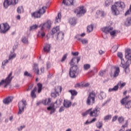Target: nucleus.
Here are the masks:
<instances>
[{
  "label": "nucleus",
  "instance_id": "obj_25",
  "mask_svg": "<svg viewBox=\"0 0 131 131\" xmlns=\"http://www.w3.org/2000/svg\"><path fill=\"white\" fill-rule=\"evenodd\" d=\"M127 99H129V95L126 96L125 97H124V98H123L121 100V104L122 105H124L125 104V103H126L127 101Z\"/></svg>",
  "mask_w": 131,
  "mask_h": 131
},
{
  "label": "nucleus",
  "instance_id": "obj_55",
  "mask_svg": "<svg viewBox=\"0 0 131 131\" xmlns=\"http://www.w3.org/2000/svg\"><path fill=\"white\" fill-rule=\"evenodd\" d=\"M65 110V106H61L59 110V112H63Z\"/></svg>",
  "mask_w": 131,
  "mask_h": 131
},
{
  "label": "nucleus",
  "instance_id": "obj_41",
  "mask_svg": "<svg viewBox=\"0 0 131 131\" xmlns=\"http://www.w3.org/2000/svg\"><path fill=\"white\" fill-rule=\"evenodd\" d=\"M70 23H71L72 25H75L76 24V19L74 18H71L70 19Z\"/></svg>",
  "mask_w": 131,
  "mask_h": 131
},
{
  "label": "nucleus",
  "instance_id": "obj_4",
  "mask_svg": "<svg viewBox=\"0 0 131 131\" xmlns=\"http://www.w3.org/2000/svg\"><path fill=\"white\" fill-rule=\"evenodd\" d=\"M96 100V93L94 92H90L86 100V104L88 106L94 105Z\"/></svg>",
  "mask_w": 131,
  "mask_h": 131
},
{
  "label": "nucleus",
  "instance_id": "obj_37",
  "mask_svg": "<svg viewBox=\"0 0 131 131\" xmlns=\"http://www.w3.org/2000/svg\"><path fill=\"white\" fill-rule=\"evenodd\" d=\"M113 3V0H106L105 1V6L106 7H109L110 5H112Z\"/></svg>",
  "mask_w": 131,
  "mask_h": 131
},
{
  "label": "nucleus",
  "instance_id": "obj_46",
  "mask_svg": "<svg viewBox=\"0 0 131 131\" xmlns=\"http://www.w3.org/2000/svg\"><path fill=\"white\" fill-rule=\"evenodd\" d=\"M69 93H70L72 96H76L77 95V92L75 90H70Z\"/></svg>",
  "mask_w": 131,
  "mask_h": 131
},
{
  "label": "nucleus",
  "instance_id": "obj_20",
  "mask_svg": "<svg viewBox=\"0 0 131 131\" xmlns=\"http://www.w3.org/2000/svg\"><path fill=\"white\" fill-rule=\"evenodd\" d=\"M33 70L35 71L36 74H39V69H38V65L36 63H34L33 66Z\"/></svg>",
  "mask_w": 131,
  "mask_h": 131
},
{
  "label": "nucleus",
  "instance_id": "obj_21",
  "mask_svg": "<svg viewBox=\"0 0 131 131\" xmlns=\"http://www.w3.org/2000/svg\"><path fill=\"white\" fill-rule=\"evenodd\" d=\"M61 18H62V15H61V13H59L56 17L55 24H56V23H60V22H61Z\"/></svg>",
  "mask_w": 131,
  "mask_h": 131
},
{
  "label": "nucleus",
  "instance_id": "obj_31",
  "mask_svg": "<svg viewBox=\"0 0 131 131\" xmlns=\"http://www.w3.org/2000/svg\"><path fill=\"white\" fill-rule=\"evenodd\" d=\"M126 83L123 82L122 81H120L118 83V86H120V89H122L124 86H125Z\"/></svg>",
  "mask_w": 131,
  "mask_h": 131
},
{
  "label": "nucleus",
  "instance_id": "obj_6",
  "mask_svg": "<svg viewBox=\"0 0 131 131\" xmlns=\"http://www.w3.org/2000/svg\"><path fill=\"white\" fill-rule=\"evenodd\" d=\"M12 74H13L12 72L10 73L8 76L6 78L5 80H2L0 82V86L4 84V88H7V86H8V85L11 83V81H12V79H13Z\"/></svg>",
  "mask_w": 131,
  "mask_h": 131
},
{
  "label": "nucleus",
  "instance_id": "obj_12",
  "mask_svg": "<svg viewBox=\"0 0 131 131\" xmlns=\"http://www.w3.org/2000/svg\"><path fill=\"white\" fill-rule=\"evenodd\" d=\"M74 12L77 13V15H81L82 14H85V13H86V10L84 9L83 6H82L75 9Z\"/></svg>",
  "mask_w": 131,
  "mask_h": 131
},
{
  "label": "nucleus",
  "instance_id": "obj_13",
  "mask_svg": "<svg viewBox=\"0 0 131 131\" xmlns=\"http://www.w3.org/2000/svg\"><path fill=\"white\" fill-rule=\"evenodd\" d=\"M101 30L103 32H105V33H110V32L112 31V30H113V27H103L101 29Z\"/></svg>",
  "mask_w": 131,
  "mask_h": 131
},
{
  "label": "nucleus",
  "instance_id": "obj_27",
  "mask_svg": "<svg viewBox=\"0 0 131 131\" xmlns=\"http://www.w3.org/2000/svg\"><path fill=\"white\" fill-rule=\"evenodd\" d=\"M124 24L126 26H129L131 25V17L126 18Z\"/></svg>",
  "mask_w": 131,
  "mask_h": 131
},
{
  "label": "nucleus",
  "instance_id": "obj_22",
  "mask_svg": "<svg viewBox=\"0 0 131 131\" xmlns=\"http://www.w3.org/2000/svg\"><path fill=\"white\" fill-rule=\"evenodd\" d=\"M43 51L46 53H50V51H51V45L49 44L46 45L43 48Z\"/></svg>",
  "mask_w": 131,
  "mask_h": 131
},
{
  "label": "nucleus",
  "instance_id": "obj_16",
  "mask_svg": "<svg viewBox=\"0 0 131 131\" xmlns=\"http://www.w3.org/2000/svg\"><path fill=\"white\" fill-rule=\"evenodd\" d=\"M63 106L66 108H69L71 106V101L68 100H64L63 101Z\"/></svg>",
  "mask_w": 131,
  "mask_h": 131
},
{
  "label": "nucleus",
  "instance_id": "obj_2",
  "mask_svg": "<svg viewBox=\"0 0 131 131\" xmlns=\"http://www.w3.org/2000/svg\"><path fill=\"white\" fill-rule=\"evenodd\" d=\"M77 60V64H78V62L80 61V57H74L70 62V66H72L70 69L69 74L70 77L72 78H75L76 77V72H77V69H78V67L75 65V61Z\"/></svg>",
  "mask_w": 131,
  "mask_h": 131
},
{
  "label": "nucleus",
  "instance_id": "obj_56",
  "mask_svg": "<svg viewBox=\"0 0 131 131\" xmlns=\"http://www.w3.org/2000/svg\"><path fill=\"white\" fill-rule=\"evenodd\" d=\"M131 10L129 9L125 13V16H127V15H129L130 14Z\"/></svg>",
  "mask_w": 131,
  "mask_h": 131
},
{
  "label": "nucleus",
  "instance_id": "obj_45",
  "mask_svg": "<svg viewBox=\"0 0 131 131\" xmlns=\"http://www.w3.org/2000/svg\"><path fill=\"white\" fill-rule=\"evenodd\" d=\"M118 121L119 123H123V122H124V118H123L122 116L118 118Z\"/></svg>",
  "mask_w": 131,
  "mask_h": 131
},
{
  "label": "nucleus",
  "instance_id": "obj_38",
  "mask_svg": "<svg viewBox=\"0 0 131 131\" xmlns=\"http://www.w3.org/2000/svg\"><path fill=\"white\" fill-rule=\"evenodd\" d=\"M37 28H38V26L37 25H33V26L30 27V31L35 30Z\"/></svg>",
  "mask_w": 131,
  "mask_h": 131
},
{
  "label": "nucleus",
  "instance_id": "obj_11",
  "mask_svg": "<svg viewBox=\"0 0 131 131\" xmlns=\"http://www.w3.org/2000/svg\"><path fill=\"white\" fill-rule=\"evenodd\" d=\"M61 92H62V86H57V88H55L54 92L51 93V97L56 98L57 96H59V93H61Z\"/></svg>",
  "mask_w": 131,
  "mask_h": 131
},
{
  "label": "nucleus",
  "instance_id": "obj_10",
  "mask_svg": "<svg viewBox=\"0 0 131 131\" xmlns=\"http://www.w3.org/2000/svg\"><path fill=\"white\" fill-rule=\"evenodd\" d=\"M10 25L8 23L3 24L0 25V32L1 33H7V31L10 30Z\"/></svg>",
  "mask_w": 131,
  "mask_h": 131
},
{
  "label": "nucleus",
  "instance_id": "obj_59",
  "mask_svg": "<svg viewBox=\"0 0 131 131\" xmlns=\"http://www.w3.org/2000/svg\"><path fill=\"white\" fill-rule=\"evenodd\" d=\"M24 127H25V125H23V126H20L19 128H18V130H22Z\"/></svg>",
  "mask_w": 131,
  "mask_h": 131
},
{
  "label": "nucleus",
  "instance_id": "obj_30",
  "mask_svg": "<svg viewBox=\"0 0 131 131\" xmlns=\"http://www.w3.org/2000/svg\"><path fill=\"white\" fill-rule=\"evenodd\" d=\"M125 107L127 109H129V108H131V100H129L128 101H126L125 104Z\"/></svg>",
  "mask_w": 131,
  "mask_h": 131
},
{
  "label": "nucleus",
  "instance_id": "obj_7",
  "mask_svg": "<svg viewBox=\"0 0 131 131\" xmlns=\"http://www.w3.org/2000/svg\"><path fill=\"white\" fill-rule=\"evenodd\" d=\"M19 3V0H5L4 2V7L7 9L9 6H15Z\"/></svg>",
  "mask_w": 131,
  "mask_h": 131
},
{
  "label": "nucleus",
  "instance_id": "obj_63",
  "mask_svg": "<svg viewBox=\"0 0 131 131\" xmlns=\"http://www.w3.org/2000/svg\"><path fill=\"white\" fill-rule=\"evenodd\" d=\"M105 72H104V71H101V72H100V73H99V75H100V76H103V75H104V73Z\"/></svg>",
  "mask_w": 131,
  "mask_h": 131
},
{
  "label": "nucleus",
  "instance_id": "obj_9",
  "mask_svg": "<svg viewBox=\"0 0 131 131\" xmlns=\"http://www.w3.org/2000/svg\"><path fill=\"white\" fill-rule=\"evenodd\" d=\"M27 103L26 100L23 99L21 101L18 103V109L19 111L18 114H21L22 112H24V108L26 106Z\"/></svg>",
  "mask_w": 131,
  "mask_h": 131
},
{
  "label": "nucleus",
  "instance_id": "obj_23",
  "mask_svg": "<svg viewBox=\"0 0 131 131\" xmlns=\"http://www.w3.org/2000/svg\"><path fill=\"white\" fill-rule=\"evenodd\" d=\"M51 98H46L42 101V104L43 105H49V104L51 103Z\"/></svg>",
  "mask_w": 131,
  "mask_h": 131
},
{
  "label": "nucleus",
  "instance_id": "obj_62",
  "mask_svg": "<svg viewBox=\"0 0 131 131\" xmlns=\"http://www.w3.org/2000/svg\"><path fill=\"white\" fill-rule=\"evenodd\" d=\"M32 88H33V85H31L29 86L27 91H30V90H32Z\"/></svg>",
  "mask_w": 131,
  "mask_h": 131
},
{
  "label": "nucleus",
  "instance_id": "obj_32",
  "mask_svg": "<svg viewBox=\"0 0 131 131\" xmlns=\"http://www.w3.org/2000/svg\"><path fill=\"white\" fill-rule=\"evenodd\" d=\"M24 11V9H23V6H19L17 8V12L18 14H21V13H23Z\"/></svg>",
  "mask_w": 131,
  "mask_h": 131
},
{
  "label": "nucleus",
  "instance_id": "obj_15",
  "mask_svg": "<svg viewBox=\"0 0 131 131\" xmlns=\"http://www.w3.org/2000/svg\"><path fill=\"white\" fill-rule=\"evenodd\" d=\"M13 100V99L11 98V97H8L5 98L4 100H3V103L4 104H5L6 105H9L11 102Z\"/></svg>",
  "mask_w": 131,
  "mask_h": 131
},
{
  "label": "nucleus",
  "instance_id": "obj_53",
  "mask_svg": "<svg viewBox=\"0 0 131 131\" xmlns=\"http://www.w3.org/2000/svg\"><path fill=\"white\" fill-rule=\"evenodd\" d=\"M38 35H41V36H42V37H43V36H45V35H46V34H45V32H43L42 31H41L38 32Z\"/></svg>",
  "mask_w": 131,
  "mask_h": 131
},
{
  "label": "nucleus",
  "instance_id": "obj_29",
  "mask_svg": "<svg viewBox=\"0 0 131 131\" xmlns=\"http://www.w3.org/2000/svg\"><path fill=\"white\" fill-rule=\"evenodd\" d=\"M94 29V26L93 25H90V26H88L87 27V32L88 33H90L93 31V30Z\"/></svg>",
  "mask_w": 131,
  "mask_h": 131
},
{
  "label": "nucleus",
  "instance_id": "obj_24",
  "mask_svg": "<svg viewBox=\"0 0 131 131\" xmlns=\"http://www.w3.org/2000/svg\"><path fill=\"white\" fill-rule=\"evenodd\" d=\"M46 9H47V7H42V8L39 9V10L38 11V12H39V14H40V15L41 16V15H43V14L46 13Z\"/></svg>",
  "mask_w": 131,
  "mask_h": 131
},
{
  "label": "nucleus",
  "instance_id": "obj_35",
  "mask_svg": "<svg viewBox=\"0 0 131 131\" xmlns=\"http://www.w3.org/2000/svg\"><path fill=\"white\" fill-rule=\"evenodd\" d=\"M77 40H79V41H81L83 45H85V43H88L89 42V41H88L85 39H81L80 38H78L77 39Z\"/></svg>",
  "mask_w": 131,
  "mask_h": 131
},
{
  "label": "nucleus",
  "instance_id": "obj_57",
  "mask_svg": "<svg viewBox=\"0 0 131 131\" xmlns=\"http://www.w3.org/2000/svg\"><path fill=\"white\" fill-rule=\"evenodd\" d=\"M117 118H118V117L117 116H115L113 117L112 119V121L113 122L116 121V120H117Z\"/></svg>",
  "mask_w": 131,
  "mask_h": 131
},
{
  "label": "nucleus",
  "instance_id": "obj_28",
  "mask_svg": "<svg viewBox=\"0 0 131 131\" xmlns=\"http://www.w3.org/2000/svg\"><path fill=\"white\" fill-rule=\"evenodd\" d=\"M59 30H60V27L59 26L53 28L52 30V34H55V33H57V32H58Z\"/></svg>",
  "mask_w": 131,
  "mask_h": 131
},
{
  "label": "nucleus",
  "instance_id": "obj_17",
  "mask_svg": "<svg viewBox=\"0 0 131 131\" xmlns=\"http://www.w3.org/2000/svg\"><path fill=\"white\" fill-rule=\"evenodd\" d=\"M31 16L32 18H34V19H36L37 18H40V13L38 11H36L31 13Z\"/></svg>",
  "mask_w": 131,
  "mask_h": 131
},
{
  "label": "nucleus",
  "instance_id": "obj_26",
  "mask_svg": "<svg viewBox=\"0 0 131 131\" xmlns=\"http://www.w3.org/2000/svg\"><path fill=\"white\" fill-rule=\"evenodd\" d=\"M35 92H36V87H35L31 93V96L33 99L36 98V94H35Z\"/></svg>",
  "mask_w": 131,
  "mask_h": 131
},
{
  "label": "nucleus",
  "instance_id": "obj_8",
  "mask_svg": "<svg viewBox=\"0 0 131 131\" xmlns=\"http://www.w3.org/2000/svg\"><path fill=\"white\" fill-rule=\"evenodd\" d=\"M99 113L100 110L98 107H95L94 110H93V108H89V116L90 117H98Z\"/></svg>",
  "mask_w": 131,
  "mask_h": 131
},
{
  "label": "nucleus",
  "instance_id": "obj_5",
  "mask_svg": "<svg viewBox=\"0 0 131 131\" xmlns=\"http://www.w3.org/2000/svg\"><path fill=\"white\" fill-rule=\"evenodd\" d=\"M61 105V101L59 100H56V101L53 104V106H50L47 107V110L50 111V114L52 115L56 112V108L60 107Z\"/></svg>",
  "mask_w": 131,
  "mask_h": 131
},
{
  "label": "nucleus",
  "instance_id": "obj_39",
  "mask_svg": "<svg viewBox=\"0 0 131 131\" xmlns=\"http://www.w3.org/2000/svg\"><path fill=\"white\" fill-rule=\"evenodd\" d=\"M21 41L23 42V43H25L26 45H28V38L24 37L22 38Z\"/></svg>",
  "mask_w": 131,
  "mask_h": 131
},
{
  "label": "nucleus",
  "instance_id": "obj_54",
  "mask_svg": "<svg viewBox=\"0 0 131 131\" xmlns=\"http://www.w3.org/2000/svg\"><path fill=\"white\" fill-rule=\"evenodd\" d=\"M24 76H28L29 77H31V74H30L29 73H28V72L26 71L24 73Z\"/></svg>",
  "mask_w": 131,
  "mask_h": 131
},
{
  "label": "nucleus",
  "instance_id": "obj_1",
  "mask_svg": "<svg viewBox=\"0 0 131 131\" xmlns=\"http://www.w3.org/2000/svg\"><path fill=\"white\" fill-rule=\"evenodd\" d=\"M125 56L127 61L125 63H123L124 60L122 59L123 58L122 53L118 52L117 53V56L121 60V67H122L124 69L125 73H128L129 72V68L128 67L131 64V50L130 49H127L125 50Z\"/></svg>",
  "mask_w": 131,
  "mask_h": 131
},
{
  "label": "nucleus",
  "instance_id": "obj_3",
  "mask_svg": "<svg viewBox=\"0 0 131 131\" xmlns=\"http://www.w3.org/2000/svg\"><path fill=\"white\" fill-rule=\"evenodd\" d=\"M117 8L121 9V10H124L125 8V4L121 1H119L118 2H116L114 5L112 6V13L115 16H117L120 14L119 10H118Z\"/></svg>",
  "mask_w": 131,
  "mask_h": 131
},
{
  "label": "nucleus",
  "instance_id": "obj_64",
  "mask_svg": "<svg viewBox=\"0 0 131 131\" xmlns=\"http://www.w3.org/2000/svg\"><path fill=\"white\" fill-rule=\"evenodd\" d=\"M78 52H74V53H73V56H78Z\"/></svg>",
  "mask_w": 131,
  "mask_h": 131
},
{
  "label": "nucleus",
  "instance_id": "obj_58",
  "mask_svg": "<svg viewBox=\"0 0 131 131\" xmlns=\"http://www.w3.org/2000/svg\"><path fill=\"white\" fill-rule=\"evenodd\" d=\"M100 97H101V98L103 99V98H105V93H103V92H101L100 94Z\"/></svg>",
  "mask_w": 131,
  "mask_h": 131
},
{
  "label": "nucleus",
  "instance_id": "obj_19",
  "mask_svg": "<svg viewBox=\"0 0 131 131\" xmlns=\"http://www.w3.org/2000/svg\"><path fill=\"white\" fill-rule=\"evenodd\" d=\"M73 1L74 0H63L62 3L66 6H71L73 5Z\"/></svg>",
  "mask_w": 131,
  "mask_h": 131
},
{
  "label": "nucleus",
  "instance_id": "obj_51",
  "mask_svg": "<svg viewBox=\"0 0 131 131\" xmlns=\"http://www.w3.org/2000/svg\"><path fill=\"white\" fill-rule=\"evenodd\" d=\"M82 116H86V115H90V110H87L85 113L82 114Z\"/></svg>",
  "mask_w": 131,
  "mask_h": 131
},
{
  "label": "nucleus",
  "instance_id": "obj_43",
  "mask_svg": "<svg viewBox=\"0 0 131 131\" xmlns=\"http://www.w3.org/2000/svg\"><path fill=\"white\" fill-rule=\"evenodd\" d=\"M97 121V118H93L91 121L89 122V120H87L85 123V124H90L91 123H93V122H95V121Z\"/></svg>",
  "mask_w": 131,
  "mask_h": 131
},
{
  "label": "nucleus",
  "instance_id": "obj_60",
  "mask_svg": "<svg viewBox=\"0 0 131 131\" xmlns=\"http://www.w3.org/2000/svg\"><path fill=\"white\" fill-rule=\"evenodd\" d=\"M127 121H126L125 124L124 125H123L122 126V127H123L124 128H125V127H127Z\"/></svg>",
  "mask_w": 131,
  "mask_h": 131
},
{
  "label": "nucleus",
  "instance_id": "obj_44",
  "mask_svg": "<svg viewBox=\"0 0 131 131\" xmlns=\"http://www.w3.org/2000/svg\"><path fill=\"white\" fill-rule=\"evenodd\" d=\"M111 118H112V116L111 115H108L104 117V119L105 121H107V120H110Z\"/></svg>",
  "mask_w": 131,
  "mask_h": 131
},
{
  "label": "nucleus",
  "instance_id": "obj_36",
  "mask_svg": "<svg viewBox=\"0 0 131 131\" xmlns=\"http://www.w3.org/2000/svg\"><path fill=\"white\" fill-rule=\"evenodd\" d=\"M117 50H118V46L115 45L112 47L111 49V52H112V53H115V52H116Z\"/></svg>",
  "mask_w": 131,
  "mask_h": 131
},
{
  "label": "nucleus",
  "instance_id": "obj_47",
  "mask_svg": "<svg viewBox=\"0 0 131 131\" xmlns=\"http://www.w3.org/2000/svg\"><path fill=\"white\" fill-rule=\"evenodd\" d=\"M16 54L14 53L13 54H10L9 55V60H13V59L16 58Z\"/></svg>",
  "mask_w": 131,
  "mask_h": 131
},
{
  "label": "nucleus",
  "instance_id": "obj_50",
  "mask_svg": "<svg viewBox=\"0 0 131 131\" xmlns=\"http://www.w3.org/2000/svg\"><path fill=\"white\" fill-rule=\"evenodd\" d=\"M68 54H64L63 57H62V59L61 60V62H64V61H65V60H66V59L67 58V56Z\"/></svg>",
  "mask_w": 131,
  "mask_h": 131
},
{
  "label": "nucleus",
  "instance_id": "obj_61",
  "mask_svg": "<svg viewBox=\"0 0 131 131\" xmlns=\"http://www.w3.org/2000/svg\"><path fill=\"white\" fill-rule=\"evenodd\" d=\"M99 53L100 55H103V54L105 53V52L102 51V50H100L99 51Z\"/></svg>",
  "mask_w": 131,
  "mask_h": 131
},
{
  "label": "nucleus",
  "instance_id": "obj_14",
  "mask_svg": "<svg viewBox=\"0 0 131 131\" xmlns=\"http://www.w3.org/2000/svg\"><path fill=\"white\" fill-rule=\"evenodd\" d=\"M120 72V70H119V68H116L114 73H111V77H117L118 75H119V73Z\"/></svg>",
  "mask_w": 131,
  "mask_h": 131
},
{
  "label": "nucleus",
  "instance_id": "obj_48",
  "mask_svg": "<svg viewBox=\"0 0 131 131\" xmlns=\"http://www.w3.org/2000/svg\"><path fill=\"white\" fill-rule=\"evenodd\" d=\"M110 35H111V36H115V34H116V30L111 31V32H110Z\"/></svg>",
  "mask_w": 131,
  "mask_h": 131
},
{
  "label": "nucleus",
  "instance_id": "obj_49",
  "mask_svg": "<svg viewBox=\"0 0 131 131\" xmlns=\"http://www.w3.org/2000/svg\"><path fill=\"white\" fill-rule=\"evenodd\" d=\"M97 14H99L100 16H101V17H103L104 15V11H98L97 12Z\"/></svg>",
  "mask_w": 131,
  "mask_h": 131
},
{
  "label": "nucleus",
  "instance_id": "obj_18",
  "mask_svg": "<svg viewBox=\"0 0 131 131\" xmlns=\"http://www.w3.org/2000/svg\"><path fill=\"white\" fill-rule=\"evenodd\" d=\"M45 28H51V21L45 23L41 27V30H43Z\"/></svg>",
  "mask_w": 131,
  "mask_h": 131
},
{
  "label": "nucleus",
  "instance_id": "obj_33",
  "mask_svg": "<svg viewBox=\"0 0 131 131\" xmlns=\"http://www.w3.org/2000/svg\"><path fill=\"white\" fill-rule=\"evenodd\" d=\"M118 90V84L115 85L113 88L110 89L108 90L109 92H116V91Z\"/></svg>",
  "mask_w": 131,
  "mask_h": 131
},
{
  "label": "nucleus",
  "instance_id": "obj_52",
  "mask_svg": "<svg viewBox=\"0 0 131 131\" xmlns=\"http://www.w3.org/2000/svg\"><path fill=\"white\" fill-rule=\"evenodd\" d=\"M7 63H9L8 60H6L2 62V67H3L4 69H5V65H6V64H7Z\"/></svg>",
  "mask_w": 131,
  "mask_h": 131
},
{
  "label": "nucleus",
  "instance_id": "obj_42",
  "mask_svg": "<svg viewBox=\"0 0 131 131\" xmlns=\"http://www.w3.org/2000/svg\"><path fill=\"white\" fill-rule=\"evenodd\" d=\"M96 126L97 128H101L102 126H103V122H97L96 123Z\"/></svg>",
  "mask_w": 131,
  "mask_h": 131
},
{
  "label": "nucleus",
  "instance_id": "obj_34",
  "mask_svg": "<svg viewBox=\"0 0 131 131\" xmlns=\"http://www.w3.org/2000/svg\"><path fill=\"white\" fill-rule=\"evenodd\" d=\"M37 85L38 87V93L39 94L41 92V90H42V84L38 83Z\"/></svg>",
  "mask_w": 131,
  "mask_h": 131
},
{
  "label": "nucleus",
  "instance_id": "obj_40",
  "mask_svg": "<svg viewBox=\"0 0 131 131\" xmlns=\"http://www.w3.org/2000/svg\"><path fill=\"white\" fill-rule=\"evenodd\" d=\"M91 68V64H85L83 65L84 70H89Z\"/></svg>",
  "mask_w": 131,
  "mask_h": 131
}]
</instances>
